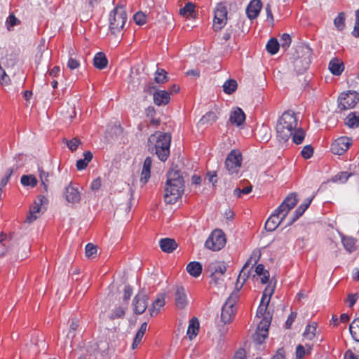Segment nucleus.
I'll return each instance as SVG.
<instances>
[{
    "mask_svg": "<svg viewBox=\"0 0 359 359\" xmlns=\"http://www.w3.org/2000/svg\"><path fill=\"white\" fill-rule=\"evenodd\" d=\"M356 241L357 240L353 237L346 236H341V242L343 243V245L344 248L349 252H351L356 250Z\"/></svg>",
    "mask_w": 359,
    "mask_h": 359,
    "instance_id": "obj_34",
    "label": "nucleus"
},
{
    "mask_svg": "<svg viewBox=\"0 0 359 359\" xmlns=\"http://www.w3.org/2000/svg\"><path fill=\"white\" fill-rule=\"evenodd\" d=\"M295 128L293 125H285L283 123H280V121H278L276 125L277 137L280 141L287 142L292 136V131Z\"/></svg>",
    "mask_w": 359,
    "mask_h": 359,
    "instance_id": "obj_13",
    "label": "nucleus"
},
{
    "mask_svg": "<svg viewBox=\"0 0 359 359\" xmlns=\"http://www.w3.org/2000/svg\"><path fill=\"white\" fill-rule=\"evenodd\" d=\"M109 31L111 34H116L123 28L127 21L126 12L122 7H116L109 14Z\"/></svg>",
    "mask_w": 359,
    "mask_h": 359,
    "instance_id": "obj_5",
    "label": "nucleus"
},
{
    "mask_svg": "<svg viewBox=\"0 0 359 359\" xmlns=\"http://www.w3.org/2000/svg\"><path fill=\"white\" fill-rule=\"evenodd\" d=\"M214 18L212 29L214 32H217L224 26V3L223 1L218 2L214 8Z\"/></svg>",
    "mask_w": 359,
    "mask_h": 359,
    "instance_id": "obj_10",
    "label": "nucleus"
},
{
    "mask_svg": "<svg viewBox=\"0 0 359 359\" xmlns=\"http://www.w3.org/2000/svg\"><path fill=\"white\" fill-rule=\"evenodd\" d=\"M65 197L71 203H79L81 201L80 192L78 188L72 186V183L65 188Z\"/></svg>",
    "mask_w": 359,
    "mask_h": 359,
    "instance_id": "obj_18",
    "label": "nucleus"
},
{
    "mask_svg": "<svg viewBox=\"0 0 359 359\" xmlns=\"http://www.w3.org/2000/svg\"><path fill=\"white\" fill-rule=\"evenodd\" d=\"M210 273V284L217 289H222L224 286V266L220 262L211 263L208 268Z\"/></svg>",
    "mask_w": 359,
    "mask_h": 359,
    "instance_id": "obj_6",
    "label": "nucleus"
},
{
    "mask_svg": "<svg viewBox=\"0 0 359 359\" xmlns=\"http://www.w3.org/2000/svg\"><path fill=\"white\" fill-rule=\"evenodd\" d=\"M352 172H341L336 175L333 178V182L337 181H342L343 182H346L348 179L352 175Z\"/></svg>",
    "mask_w": 359,
    "mask_h": 359,
    "instance_id": "obj_55",
    "label": "nucleus"
},
{
    "mask_svg": "<svg viewBox=\"0 0 359 359\" xmlns=\"http://www.w3.org/2000/svg\"><path fill=\"white\" fill-rule=\"evenodd\" d=\"M13 238V236L11 234L9 236V239L6 234L3 233L0 235V257L4 256L6 252L8 251L6 248V243H8Z\"/></svg>",
    "mask_w": 359,
    "mask_h": 359,
    "instance_id": "obj_45",
    "label": "nucleus"
},
{
    "mask_svg": "<svg viewBox=\"0 0 359 359\" xmlns=\"http://www.w3.org/2000/svg\"><path fill=\"white\" fill-rule=\"evenodd\" d=\"M21 184L25 187H34L37 184V179L33 175H23L20 179Z\"/></svg>",
    "mask_w": 359,
    "mask_h": 359,
    "instance_id": "obj_40",
    "label": "nucleus"
},
{
    "mask_svg": "<svg viewBox=\"0 0 359 359\" xmlns=\"http://www.w3.org/2000/svg\"><path fill=\"white\" fill-rule=\"evenodd\" d=\"M39 172L40 176V180L41 181V184L43 186L45 191H47L48 185L49 183L48 177L49 173L45 172L42 168L39 167Z\"/></svg>",
    "mask_w": 359,
    "mask_h": 359,
    "instance_id": "obj_50",
    "label": "nucleus"
},
{
    "mask_svg": "<svg viewBox=\"0 0 359 359\" xmlns=\"http://www.w3.org/2000/svg\"><path fill=\"white\" fill-rule=\"evenodd\" d=\"M83 155V158L77 160L76 163V168L79 170L85 169L93 157V153L90 151H85Z\"/></svg>",
    "mask_w": 359,
    "mask_h": 359,
    "instance_id": "obj_33",
    "label": "nucleus"
},
{
    "mask_svg": "<svg viewBox=\"0 0 359 359\" xmlns=\"http://www.w3.org/2000/svg\"><path fill=\"white\" fill-rule=\"evenodd\" d=\"M313 147L311 144H308L303 147L301 155L304 159H309L313 156Z\"/></svg>",
    "mask_w": 359,
    "mask_h": 359,
    "instance_id": "obj_52",
    "label": "nucleus"
},
{
    "mask_svg": "<svg viewBox=\"0 0 359 359\" xmlns=\"http://www.w3.org/2000/svg\"><path fill=\"white\" fill-rule=\"evenodd\" d=\"M262 6L261 0H251L245 9L247 17L250 20L256 19L259 15Z\"/></svg>",
    "mask_w": 359,
    "mask_h": 359,
    "instance_id": "obj_16",
    "label": "nucleus"
},
{
    "mask_svg": "<svg viewBox=\"0 0 359 359\" xmlns=\"http://www.w3.org/2000/svg\"><path fill=\"white\" fill-rule=\"evenodd\" d=\"M349 332L352 338L359 342V317L353 320L349 325Z\"/></svg>",
    "mask_w": 359,
    "mask_h": 359,
    "instance_id": "obj_37",
    "label": "nucleus"
},
{
    "mask_svg": "<svg viewBox=\"0 0 359 359\" xmlns=\"http://www.w3.org/2000/svg\"><path fill=\"white\" fill-rule=\"evenodd\" d=\"M314 198V196H313L311 198H309L305 200V201L301 204L294 212L292 217L291 219L288 222V223L281 229V231L285 230L287 227L291 226L294 222H295L303 214L304 212L308 209L309 205H311V203Z\"/></svg>",
    "mask_w": 359,
    "mask_h": 359,
    "instance_id": "obj_15",
    "label": "nucleus"
},
{
    "mask_svg": "<svg viewBox=\"0 0 359 359\" xmlns=\"http://www.w3.org/2000/svg\"><path fill=\"white\" fill-rule=\"evenodd\" d=\"M171 139L172 137L169 133L155 132L148 137V151L156 154L161 161H165L170 154Z\"/></svg>",
    "mask_w": 359,
    "mask_h": 359,
    "instance_id": "obj_2",
    "label": "nucleus"
},
{
    "mask_svg": "<svg viewBox=\"0 0 359 359\" xmlns=\"http://www.w3.org/2000/svg\"><path fill=\"white\" fill-rule=\"evenodd\" d=\"M255 266V271L256 274L252 276L253 280L257 278L256 276H261L262 275L264 274L265 273L269 272L268 270L265 269L264 265L262 264H258Z\"/></svg>",
    "mask_w": 359,
    "mask_h": 359,
    "instance_id": "obj_60",
    "label": "nucleus"
},
{
    "mask_svg": "<svg viewBox=\"0 0 359 359\" xmlns=\"http://www.w3.org/2000/svg\"><path fill=\"white\" fill-rule=\"evenodd\" d=\"M165 294H160L152 303L151 306L149 309L151 316L158 314L160 309L165 305Z\"/></svg>",
    "mask_w": 359,
    "mask_h": 359,
    "instance_id": "obj_25",
    "label": "nucleus"
},
{
    "mask_svg": "<svg viewBox=\"0 0 359 359\" xmlns=\"http://www.w3.org/2000/svg\"><path fill=\"white\" fill-rule=\"evenodd\" d=\"M257 135L259 141L268 142L271 138V128L263 123L257 128Z\"/></svg>",
    "mask_w": 359,
    "mask_h": 359,
    "instance_id": "obj_24",
    "label": "nucleus"
},
{
    "mask_svg": "<svg viewBox=\"0 0 359 359\" xmlns=\"http://www.w3.org/2000/svg\"><path fill=\"white\" fill-rule=\"evenodd\" d=\"M13 172L14 168H8L6 169L5 176L0 181V187L2 188L7 184Z\"/></svg>",
    "mask_w": 359,
    "mask_h": 359,
    "instance_id": "obj_56",
    "label": "nucleus"
},
{
    "mask_svg": "<svg viewBox=\"0 0 359 359\" xmlns=\"http://www.w3.org/2000/svg\"><path fill=\"white\" fill-rule=\"evenodd\" d=\"M283 221V220H282L280 217L273 212L266 220L264 229L269 232L273 231L278 227Z\"/></svg>",
    "mask_w": 359,
    "mask_h": 359,
    "instance_id": "obj_21",
    "label": "nucleus"
},
{
    "mask_svg": "<svg viewBox=\"0 0 359 359\" xmlns=\"http://www.w3.org/2000/svg\"><path fill=\"white\" fill-rule=\"evenodd\" d=\"M205 247L212 251H219L224 247V232L219 229H215L208 237Z\"/></svg>",
    "mask_w": 359,
    "mask_h": 359,
    "instance_id": "obj_7",
    "label": "nucleus"
},
{
    "mask_svg": "<svg viewBox=\"0 0 359 359\" xmlns=\"http://www.w3.org/2000/svg\"><path fill=\"white\" fill-rule=\"evenodd\" d=\"M344 69V65L338 59L334 58L330 60L329 63V69L330 72L334 76H339L341 74Z\"/></svg>",
    "mask_w": 359,
    "mask_h": 359,
    "instance_id": "obj_30",
    "label": "nucleus"
},
{
    "mask_svg": "<svg viewBox=\"0 0 359 359\" xmlns=\"http://www.w3.org/2000/svg\"><path fill=\"white\" fill-rule=\"evenodd\" d=\"M280 46L281 45L279 43L278 39L273 37L268 41L266 45V50L269 53L273 55L278 53Z\"/></svg>",
    "mask_w": 359,
    "mask_h": 359,
    "instance_id": "obj_36",
    "label": "nucleus"
},
{
    "mask_svg": "<svg viewBox=\"0 0 359 359\" xmlns=\"http://www.w3.org/2000/svg\"><path fill=\"white\" fill-rule=\"evenodd\" d=\"M334 24L339 31H342L345 27V13H339L334 20Z\"/></svg>",
    "mask_w": 359,
    "mask_h": 359,
    "instance_id": "obj_48",
    "label": "nucleus"
},
{
    "mask_svg": "<svg viewBox=\"0 0 359 359\" xmlns=\"http://www.w3.org/2000/svg\"><path fill=\"white\" fill-rule=\"evenodd\" d=\"M168 80L167 72L163 69L158 68L155 72V82L157 83H163Z\"/></svg>",
    "mask_w": 359,
    "mask_h": 359,
    "instance_id": "obj_46",
    "label": "nucleus"
},
{
    "mask_svg": "<svg viewBox=\"0 0 359 359\" xmlns=\"http://www.w3.org/2000/svg\"><path fill=\"white\" fill-rule=\"evenodd\" d=\"M159 246L161 250L165 253H172L178 246L175 239L163 238L159 241Z\"/></svg>",
    "mask_w": 359,
    "mask_h": 359,
    "instance_id": "obj_20",
    "label": "nucleus"
},
{
    "mask_svg": "<svg viewBox=\"0 0 359 359\" xmlns=\"http://www.w3.org/2000/svg\"><path fill=\"white\" fill-rule=\"evenodd\" d=\"M345 125L350 128H357L359 126V115L356 112H351L345 119Z\"/></svg>",
    "mask_w": 359,
    "mask_h": 359,
    "instance_id": "obj_35",
    "label": "nucleus"
},
{
    "mask_svg": "<svg viewBox=\"0 0 359 359\" xmlns=\"http://www.w3.org/2000/svg\"><path fill=\"white\" fill-rule=\"evenodd\" d=\"M352 145V139L342 136L334 141L331 144V151L335 155H341Z\"/></svg>",
    "mask_w": 359,
    "mask_h": 359,
    "instance_id": "obj_11",
    "label": "nucleus"
},
{
    "mask_svg": "<svg viewBox=\"0 0 359 359\" xmlns=\"http://www.w3.org/2000/svg\"><path fill=\"white\" fill-rule=\"evenodd\" d=\"M47 203L48 199L44 196H39L38 200L34 201V205L30 207L29 214L27 217V222L32 223L35 221L38 217L36 214L39 213L41 210V206Z\"/></svg>",
    "mask_w": 359,
    "mask_h": 359,
    "instance_id": "obj_14",
    "label": "nucleus"
},
{
    "mask_svg": "<svg viewBox=\"0 0 359 359\" xmlns=\"http://www.w3.org/2000/svg\"><path fill=\"white\" fill-rule=\"evenodd\" d=\"M133 20L137 25L142 26L147 22V15L144 13L138 11L133 15Z\"/></svg>",
    "mask_w": 359,
    "mask_h": 359,
    "instance_id": "obj_51",
    "label": "nucleus"
},
{
    "mask_svg": "<svg viewBox=\"0 0 359 359\" xmlns=\"http://www.w3.org/2000/svg\"><path fill=\"white\" fill-rule=\"evenodd\" d=\"M85 250H86V256L87 257H90L93 256L94 255H95L97 253V246L90 243H88L86 245Z\"/></svg>",
    "mask_w": 359,
    "mask_h": 359,
    "instance_id": "obj_59",
    "label": "nucleus"
},
{
    "mask_svg": "<svg viewBox=\"0 0 359 359\" xmlns=\"http://www.w3.org/2000/svg\"><path fill=\"white\" fill-rule=\"evenodd\" d=\"M170 100V93L166 90H158L154 93V102L158 106L166 105Z\"/></svg>",
    "mask_w": 359,
    "mask_h": 359,
    "instance_id": "obj_22",
    "label": "nucleus"
},
{
    "mask_svg": "<svg viewBox=\"0 0 359 359\" xmlns=\"http://www.w3.org/2000/svg\"><path fill=\"white\" fill-rule=\"evenodd\" d=\"M297 317V313L294 311H292L289 316L287 317V319L285 324V329H290L291 326L294 321L295 318Z\"/></svg>",
    "mask_w": 359,
    "mask_h": 359,
    "instance_id": "obj_63",
    "label": "nucleus"
},
{
    "mask_svg": "<svg viewBox=\"0 0 359 359\" xmlns=\"http://www.w3.org/2000/svg\"><path fill=\"white\" fill-rule=\"evenodd\" d=\"M148 295L143 291L139 292L133 299V311L136 314L143 313L148 306Z\"/></svg>",
    "mask_w": 359,
    "mask_h": 359,
    "instance_id": "obj_12",
    "label": "nucleus"
},
{
    "mask_svg": "<svg viewBox=\"0 0 359 359\" xmlns=\"http://www.w3.org/2000/svg\"><path fill=\"white\" fill-rule=\"evenodd\" d=\"M296 358L299 359H303V358L306 354V349L304 346L302 344H299L296 347Z\"/></svg>",
    "mask_w": 359,
    "mask_h": 359,
    "instance_id": "obj_62",
    "label": "nucleus"
},
{
    "mask_svg": "<svg viewBox=\"0 0 359 359\" xmlns=\"http://www.w3.org/2000/svg\"><path fill=\"white\" fill-rule=\"evenodd\" d=\"M292 131V142L296 144H300L303 142L305 138V131L302 128H295Z\"/></svg>",
    "mask_w": 359,
    "mask_h": 359,
    "instance_id": "obj_38",
    "label": "nucleus"
},
{
    "mask_svg": "<svg viewBox=\"0 0 359 359\" xmlns=\"http://www.w3.org/2000/svg\"><path fill=\"white\" fill-rule=\"evenodd\" d=\"M199 332V322L197 318L194 317L189 320L187 334L190 340L195 338Z\"/></svg>",
    "mask_w": 359,
    "mask_h": 359,
    "instance_id": "obj_26",
    "label": "nucleus"
},
{
    "mask_svg": "<svg viewBox=\"0 0 359 359\" xmlns=\"http://www.w3.org/2000/svg\"><path fill=\"white\" fill-rule=\"evenodd\" d=\"M246 114L239 107H234L230 111L227 123L243 128L245 125Z\"/></svg>",
    "mask_w": 359,
    "mask_h": 359,
    "instance_id": "obj_9",
    "label": "nucleus"
},
{
    "mask_svg": "<svg viewBox=\"0 0 359 359\" xmlns=\"http://www.w3.org/2000/svg\"><path fill=\"white\" fill-rule=\"evenodd\" d=\"M108 60L103 52L97 53L93 57V65L98 69H104L107 67Z\"/></svg>",
    "mask_w": 359,
    "mask_h": 359,
    "instance_id": "obj_28",
    "label": "nucleus"
},
{
    "mask_svg": "<svg viewBox=\"0 0 359 359\" xmlns=\"http://www.w3.org/2000/svg\"><path fill=\"white\" fill-rule=\"evenodd\" d=\"M215 323L220 336V339L219 341V345H220L221 344H223L224 341L223 339L224 334V303L222 304L221 308L220 316H217Z\"/></svg>",
    "mask_w": 359,
    "mask_h": 359,
    "instance_id": "obj_19",
    "label": "nucleus"
},
{
    "mask_svg": "<svg viewBox=\"0 0 359 359\" xmlns=\"http://www.w3.org/2000/svg\"><path fill=\"white\" fill-rule=\"evenodd\" d=\"M274 291H275V287H271V289L270 290L269 294V298H268L265 305H264V304L260 303V304L257 309V313H256V317L263 318L264 316H268L267 312L269 311V310H268V306L270 303L271 298L274 293Z\"/></svg>",
    "mask_w": 359,
    "mask_h": 359,
    "instance_id": "obj_31",
    "label": "nucleus"
},
{
    "mask_svg": "<svg viewBox=\"0 0 359 359\" xmlns=\"http://www.w3.org/2000/svg\"><path fill=\"white\" fill-rule=\"evenodd\" d=\"M280 40L282 41L281 47L285 50H287L291 43V37L289 34L284 33L280 38Z\"/></svg>",
    "mask_w": 359,
    "mask_h": 359,
    "instance_id": "obj_57",
    "label": "nucleus"
},
{
    "mask_svg": "<svg viewBox=\"0 0 359 359\" xmlns=\"http://www.w3.org/2000/svg\"><path fill=\"white\" fill-rule=\"evenodd\" d=\"M243 155L238 149H233L226 156V172L233 177H238L242 166Z\"/></svg>",
    "mask_w": 359,
    "mask_h": 359,
    "instance_id": "obj_4",
    "label": "nucleus"
},
{
    "mask_svg": "<svg viewBox=\"0 0 359 359\" xmlns=\"http://www.w3.org/2000/svg\"><path fill=\"white\" fill-rule=\"evenodd\" d=\"M125 309L121 306L115 307L109 315V318L111 320H114L116 318H122L125 316Z\"/></svg>",
    "mask_w": 359,
    "mask_h": 359,
    "instance_id": "obj_49",
    "label": "nucleus"
},
{
    "mask_svg": "<svg viewBox=\"0 0 359 359\" xmlns=\"http://www.w3.org/2000/svg\"><path fill=\"white\" fill-rule=\"evenodd\" d=\"M267 314L268 316H264L262 320L259 322L256 331L262 333H267L269 334V328L272 319V313H271L270 311H268Z\"/></svg>",
    "mask_w": 359,
    "mask_h": 359,
    "instance_id": "obj_32",
    "label": "nucleus"
},
{
    "mask_svg": "<svg viewBox=\"0 0 359 359\" xmlns=\"http://www.w3.org/2000/svg\"><path fill=\"white\" fill-rule=\"evenodd\" d=\"M175 301L176 306L180 309H184L188 304L187 295L183 286H176L175 292Z\"/></svg>",
    "mask_w": 359,
    "mask_h": 359,
    "instance_id": "obj_17",
    "label": "nucleus"
},
{
    "mask_svg": "<svg viewBox=\"0 0 359 359\" xmlns=\"http://www.w3.org/2000/svg\"><path fill=\"white\" fill-rule=\"evenodd\" d=\"M217 177L216 171H209L208 172L205 180H207L210 183H212V185H214L215 183L217 182Z\"/></svg>",
    "mask_w": 359,
    "mask_h": 359,
    "instance_id": "obj_64",
    "label": "nucleus"
},
{
    "mask_svg": "<svg viewBox=\"0 0 359 359\" xmlns=\"http://www.w3.org/2000/svg\"><path fill=\"white\" fill-rule=\"evenodd\" d=\"M217 119V116L215 112L209 111L203 115L199 120L198 125L203 126L205 124H212Z\"/></svg>",
    "mask_w": 359,
    "mask_h": 359,
    "instance_id": "obj_39",
    "label": "nucleus"
},
{
    "mask_svg": "<svg viewBox=\"0 0 359 359\" xmlns=\"http://www.w3.org/2000/svg\"><path fill=\"white\" fill-rule=\"evenodd\" d=\"M239 282L238 280L236 283V287L235 290L231 292V295L227 299H226V306L229 305V304L236 302V301L238 299V292L240 291V290L243 286L244 283L242 282V283L238 286Z\"/></svg>",
    "mask_w": 359,
    "mask_h": 359,
    "instance_id": "obj_42",
    "label": "nucleus"
},
{
    "mask_svg": "<svg viewBox=\"0 0 359 359\" xmlns=\"http://www.w3.org/2000/svg\"><path fill=\"white\" fill-rule=\"evenodd\" d=\"M252 262V257H250L244 264L242 269L240 271L238 277L237 278L238 282H239L240 278H243V282L245 283L246 280L250 277L251 269L245 271L246 269L250 266Z\"/></svg>",
    "mask_w": 359,
    "mask_h": 359,
    "instance_id": "obj_44",
    "label": "nucleus"
},
{
    "mask_svg": "<svg viewBox=\"0 0 359 359\" xmlns=\"http://www.w3.org/2000/svg\"><path fill=\"white\" fill-rule=\"evenodd\" d=\"M298 202V200L297 198V194L294 192L290 193L286 198L283 200L282 203H283L284 205L286 203L291 204V203H294V205H297Z\"/></svg>",
    "mask_w": 359,
    "mask_h": 359,
    "instance_id": "obj_61",
    "label": "nucleus"
},
{
    "mask_svg": "<svg viewBox=\"0 0 359 359\" xmlns=\"http://www.w3.org/2000/svg\"><path fill=\"white\" fill-rule=\"evenodd\" d=\"M278 121L283 123L285 125L291 124L297 128V118L295 116V114L292 111H286L282 116L278 118Z\"/></svg>",
    "mask_w": 359,
    "mask_h": 359,
    "instance_id": "obj_27",
    "label": "nucleus"
},
{
    "mask_svg": "<svg viewBox=\"0 0 359 359\" xmlns=\"http://www.w3.org/2000/svg\"><path fill=\"white\" fill-rule=\"evenodd\" d=\"M316 328H317L316 323L312 322V323H309L306 326L305 331L303 334V336L304 337H306L307 339L311 340L315 336V332L316 330Z\"/></svg>",
    "mask_w": 359,
    "mask_h": 359,
    "instance_id": "obj_47",
    "label": "nucleus"
},
{
    "mask_svg": "<svg viewBox=\"0 0 359 359\" xmlns=\"http://www.w3.org/2000/svg\"><path fill=\"white\" fill-rule=\"evenodd\" d=\"M187 271L190 276L198 278L202 273L203 266L199 262L193 261L187 264Z\"/></svg>",
    "mask_w": 359,
    "mask_h": 359,
    "instance_id": "obj_29",
    "label": "nucleus"
},
{
    "mask_svg": "<svg viewBox=\"0 0 359 359\" xmlns=\"http://www.w3.org/2000/svg\"><path fill=\"white\" fill-rule=\"evenodd\" d=\"M80 144L81 141L76 137L67 140V146L72 151H76Z\"/></svg>",
    "mask_w": 359,
    "mask_h": 359,
    "instance_id": "obj_58",
    "label": "nucleus"
},
{
    "mask_svg": "<svg viewBox=\"0 0 359 359\" xmlns=\"http://www.w3.org/2000/svg\"><path fill=\"white\" fill-rule=\"evenodd\" d=\"M182 163H172L166 174L164 200L168 204H174L181 198L184 191V180L182 171Z\"/></svg>",
    "mask_w": 359,
    "mask_h": 359,
    "instance_id": "obj_1",
    "label": "nucleus"
},
{
    "mask_svg": "<svg viewBox=\"0 0 359 359\" xmlns=\"http://www.w3.org/2000/svg\"><path fill=\"white\" fill-rule=\"evenodd\" d=\"M296 53L297 57L294 61V69L297 74H300L309 67L312 50L309 45H304L298 47Z\"/></svg>",
    "mask_w": 359,
    "mask_h": 359,
    "instance_id": "obj_3",
    "label": "nucleus"
},
{
    "mask_svg": "<svg viewBox=\"0 0 359 359\" xmlns=\"http://www.w3.org/2000/svg\"><path fill=\"white\" fill-rule=\"evenodd\" d=\"M195 5L192 2L187 3L184 7L180 9V14L187 18H192L194 13Z\"/></svg>",
    "mask_w": 359,
    "mask_h": 359,
    "instance_id": "obj_41",
    "label": "nucleus"
},
{
    "mask_svg": "<svg viewBox=\"0 0 359 359\" xmlns=\"http://www.w3.org/2000/svg\"><path fill=\"white\" fill-rule=\"evenodd\" d=\"M267 337V333H262L257 331H255V334L252 336L254 341L259 345L262 344Z\"/></svg>",
    "mask_w": 359,
    "mask_h": 359,
    "instance_id": "obj_53",
    "label": "nucleus"
},
{
    "mask_svg": "<svg viewBox=\"0 0 359 359\" xmlns=\"http://www.w3.org/2000/svg\"><path fill=\"white\" fill-rule=\"evenodd\" d=\"M79 327V319L74 318L72 319L70 326H69V331L67 334V337L69 338H74L75 337L74 332L76 330V329Z\"/></svg>",
    "mask_w": 359,
    "mask_h": 359,
    "instance_id": "obj_54",
    "label": "nucleus"
},
{
    "mask_svg": "<svg viewBox=\"0 0 359 359\" xmlns=\"http://www.w3.org/2000/svg\"><path fill=\"white\" fill-rule=\"evenodd\" d=\"M359 102V93L355 90L343 92L338 97V108L340 111L353 108Z\"/></svg>",
    "mask_w": 359,
    "mask_h": 359,
    "instance_id": "obj_8",
    "label": "nucleus"
},
{
    "mask_svg": "<svg viewBox=\"0 0 359 359\" xmlns=\"http://www.w3.org/2000/svg\"><path fill=\"white\" fill-rule=\"evenodd\" d=\"M238 87V83L234 79H226V95H232L237 90Z\"/></svg>",
    "mask_w": 359,
    "mask_h": 359,
    "instance_id": "obj_43",
    "label": "nucleus"
},
{
    "mask_svg": "<svg viewBox=\"0 0 359 359\" xmlns=\"http://www.w3.org/2000/svg\"><path fill=\"white\" fill-rule=\"evenodd\" d=\"M151 165H152L151 158L149 156L147 157L143 163L142 170V173H141V178H140V182L143 184H145L148 182L149 179L150 177Z\"/></svg>",
    "mask_w": 359,
    "mask_h": 359,
    "instance_id": "obj_23",
    "label": "nucleus"
}]
</instances>
